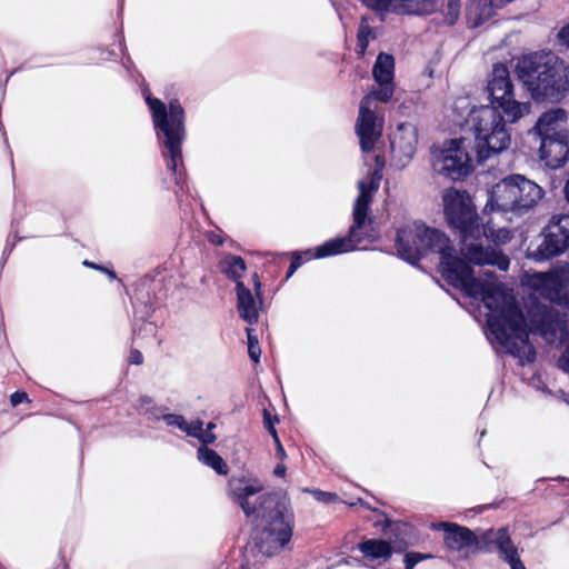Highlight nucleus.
Returning a JSON list of instances; mask_svg holds the SVG:
<instances>
[{
    "mask_svg": "<svg viewBox=\"0 0 569 569\" xmlns=\"http://www.w3.org/2000/svg\"><path fill=\"white\" fill-rule=\"evenodd\" d=\"M486 238L489 242H492L496 246L505 244L509 242L512 238V234L509 229L500 228L495 229L490 226L489 222L482 223V229H480V242L482 243V238Z\"/></svg>",
    "mask_w": 569,
    "mask_h": 569,
    "instance_id": "28",
    "label": "nucleus"
},
{
    "mask_svg": "<svg viewBox=\"0 0 569 569\" xmlns=\"http://www.w3.org/2000/svg\"><path fill=\"white\" fill-rule=\"evenodd\" d=\"M431 529L443 532V545L450 551H461L478 543V537L471 529L456 522H432Z\"/></svg>",
    "mask_w": 569,
    "mask_h": 569,
    "instance_id": "19",
    "label": "nucleus"
},
{
    "mask_svg": "<svg viewBox=\"0 0 569 569\" xmlns=\"http://www.w3.org/2000/svg\"><path fill=\"white\" fill-rule=\"evenodd\" d=\"M83 266L89 267V268H93V269H97V270H100L102 272H107V268H104L103 266L96 264V263H93L91 261H88V260L83 261Z\"/></svg>",
    "mask_w": 569,
    "mask_h": 569,
    "instance_id": "49",
    "label": "nucleus"
},
{
    "mask_svg": "<svg viewBox=\"0 0 569 569\" xmlns=\"http://www.w3.org/2000/svg\"><path fill=\"white\" fill-rule=\"evenodd\" d=\"M508 565L510 566V569H527L521 559L510 562Z\"/></svg>",
    "mask_w": 569,
    "mask_h": 569,
    "instance_id": "50",
    "label": "nucleus"
},
{
    "mask_svg": "<svg viewBox=\"0 0 569 569\" xmlns=\"http://www.w3.org/2000/svg\"><path fill=\"white\" fill-rule=\"evenodd\" d=\"M198 439L202 442V447H207L216 441V436L209 430H202Z\"/></svg>",
    "mask_w": 569,
    "mask_h": 569,
    "instance_id": "43",
    "label": "nucleus"
},
{
    "mask_svg": "<svg viewBox=\"0 0 569 569\" xmlns=\"http://www.w3.org/2000/svg\"><path fill=\"white\" fill-rule=\"evenodd\" d=\"M246 333L248 339V355L254 363H258L261 356V348L259 346L256 330L251 327H248L246 328Z\"/></svg>",
    "mask_w": 569,
    "mask_h": 569,
    "instance_id": "33",
    "label": "nucleus"
},
{
    "mask_svg": "<svg viewBox=\"0 0 569 569\" xmlns=\"http://www.w3.org/2000/svg\"><path fill=\"white\" fill-rule=\"evenodd\" d=\"M559 42L569 50V23L565 24L558 32Z\"/></svg>",
    "mask_w": 569,
    "mask_h": 569,
    "instance_id": "41",
    "label": "nucleus"
},
{
    "mask_svg": "<svg viewBox=\"0 0 569 569\" xmlns=\"http://www.w3.org/2000/svg\"><path fill=\"white\" fill-rule=\"evenodd\" d=\"M442 6L441 0H397V16H429Z\"/></svg>",
    "mask_w": 569,
    "mask_h": 569,
    "instance_id": "23",
    "label": "nucleus"
},
{
    "mask_svg": "<svg viewBox=\"0 0 569 569\" xmlns=\"http://www.w3.org/2000/svg\"><path fill=\"white\" fill-rule=\"evenodd\" d=\"M252 282H253V289H254V293L256 296L261 300V295H262V291H261V281H260V277L257 272H254L252 274Z\"/></svg>",
    "mask_w": 569,
    "mask_h": 569,
    "instance_id": "45",
    "label": "nucleus"
},
{
    "mask_svg": "<svg viewBox=\"0 0 569 569\" xmlns=\"http://www.w3.org/2000/svg\"><path fill=\"white\" fill-rule=\"evenodd\" d=\"M199 459L207 466L211 467L218 475L226 476L229 472V467L222 457L208 447H200L198 449Z\"/></svg>",
    "mask_w": 569,
    "mask_h": 569,
    "instance_id": "27",
    "label": "nucleus"
},
{
    "mask_svg": "<svg viewBox=\"0 0 569 569\" xmlns=\"http://www.w3.org/2000/svg\"><path fill=\"white\" fill-rule=\"evenodd\" d=\"M543 197L542 188L522 174H510L489 191L485 211L522 214L537 206Z\"/></svg>",
    "mask_w": 569,
    "mask_h": 569,
    "instance_id": "9",
    "label": "nucleus"
},
{
    "mask_svg": "<svg viewBox=\"0 0 569 569\" xmlns=\"http://www.w3.org/2000/svg\"><path fill=\"white\" fill-rule=\"evenodd\" d=\"M392 523H393L392 520H390L389 518H386L382 523V530L386 531L388 528L391 527Z\"/></svg>",
    "mask_w": 569,
    "mask_h": 569,
    "instance_id": "52",
    "label": "nucleus"
},
{
    "mask_svg": "<svg viewBox=\"0 0 569 569\" xmlns=\"http://www.w3.org/2000/svg\"><path fill=\"white\" fill-rule=\"evenodd\" d=\"M515 71L537 102H558L569 92V64L550 50L523 54Z\"/></svg>",
    "mask_w": 569,
    "mask_h": 569,
    "instance_id": "6",
    "label": "nucleus"
},
{
    "mask_svg": "<svg viewBox=\"0 0 569 569\" xmlns=\"http://www.w3.org/2000/svg\"><path fill=\"white\" fill-rule=\"evenodd\" d=\"M305 491L310 492L317 501L326 505L335 503L339 500V496L336 492L322 491L320 489H305Z\"/></svg>",
    "mask_w": 569,
    "mask_h": 569,
    "instance_id": "35",
    "label": "nucleus"
},
{
    "mask_svg": "<svg viewBox=\"0 0 569 569\" xmlns=\"http://www.w3.org/2000/svg\"><path fill=\"white\" fill-rule=\"evenodd\" d=\"M468 148L469 142L466 138L446 141L440 156L437 157L435 162L436 170L453 181L466 179L475 169Z\"/></svg>",
    "mask_w": 569,
    "mask_h": 569,
    "instance_id": "12",
    "label": "nucleus"
},
{
    "mask_svg": "<svg viewBox=\"0 0 569 569\" xmlns=\"http://www.w3.org/2000/svg\"><path fill=\"white\" fill-rule=\"evenodd\" d=\"M501 532V528L493 529L490 528L486 530L480 538H478V543L475 546L478 550L489 552L491 551V547H496V539L499 537V533Z\"/></svg>",
    "mask_w": 569,
    "mask_h": 569,
    "instance_id": "32",
    "label": "nucleus"
},
{
    "mask_svg": "<svg viewBox=\"0 0 569 569\" xmlns=\"http://www.w3.org/2000/svg\"><path fill=\"white\" fill-rule=\"evenodd\" d=\"M560 361L563 362V365H562L563 369L569 372V345L566 347V349L560 358Z\"/></svg>",
    "mask_w": 569,
    "mask_h": 569,
    "instance_id": "47",
    "label": "nucleus"
},
{
    "mask_svg": "<svg viewBox=\"0 0 569 569\" xmlns=\"http://www.w3.org/2000/svg\"><path fill=\"white\" fill-rule=\"evenodd\" d=\"M486 91L490 104L473 108L467 119V123L475 133L479 162L509 148L511 138L506 123L517 122L531 109L529 102H520L516 99L515 86L505 63L493 64Z\"/></svg>",
    "mask_w": 569,
    "mask_h": 569,
    "instance_id": "3",
    "label": "nucleus"
},
{
    "mask_svg": "<svg viewBox=\"0 0 569 569\" xmlns=\"http://www.w3.org/2000/svg\"><path fill=\"white\" fill-rule=\"evenodd\" d=\"M208 240L210 243L214 244V246H222L223 244V238L219 234H216L214 232H211L209 236H208Z\"/></svg>",
    "mask_w": 569,
    "mask_h": 569,
    "instance_id": "46",
    "label": "nucleus"
},
{
    "mask_svg": "<svg viewBox=\"0 0 569 569\" xmlns=\"http://www.w3.org/2000/svg\"><path fill=\"white\" fill-rule=\"evenodd\" d=\"M372 76L378 87L366 96H371L381 103H388L395 93V58L389 53L380 52L372 68Z\"/></svg>",
    "mask_w": 569,
    "mask_h": 569,
    "instance_id": "16",
    "label": "nucleus"
},
{
    "mask_svg": "<svg viewBox=\"0 0 569 569\" xmlns=\"http://www.w3.org/2000/svg\"><path fill=\"white\" fill-rule=\"evenodd\" d=\"M531 330L542 336H555L558 329V315L546 306H539L529 312Z\"/></svg>",
    "mask_w": 569,
    "mask_h": 569,
    "instance_id": "21",
    "label": "nucleus"
},
{
    "mask_svg": "<svg viewBox=\"0 0 569 569\" xmlns=\"http://www.w3.org/2000/svg\"><path fill=\"white\" fill-rule=\"evenodd\" d=\"M361 3L385 21L388 13H395L397 0H361Z\"/></svg>",
    "mask_w": 569,
    "mask_h": 569,
    "instance_id": "31",
    "label": "nucleus"
},
{
    "mask_svg": "<svg viewBox=\"0 0 569 569\" xmlns=\"http://www.w3.org/2000/svg\"><path fill=\"white\" fill-rule=\"evenodd\" d=\"M502 9L493 0H468L466 20L470 28H478L496 16V10Z\"/></svg>",
    "mask_w": 569,
    "mask_h": 569,
    "instance_id": "20",
    "label": "nucleus"
},
{
    "mask_svg": "<svg viewBox=\"0 0 569 569\" xmlns=\"http://www.w3.org/2000/svg\"><path fill=\"white\" fill-rule=\"evenodd\" d=\"M461 3L460 0H448L447 12L445 13V22L453 26L460 16Z\"/></svg>",
    "mask_w": 569,
    "mask_h": 569,
    "instance_id": "34",
    "label": "nucleus"
},
{
    "mask_svg": "<svg viewBox=\"0 0 569 569\" xmlns=\"http://www.w3.org/2000/svg\"><path fill=\"white\" fill-rule=\"evenodd\" d=\"M432 558L430 553H421V552H407L403 558V563L406 569H413L416 565L420 561Z\"/></svg>",
    "mask_w": 569,
    "mask_h": 569,
    "instance_id": "36",
    "label": "nucleus"
},
{
    "mask_svg": "<svg viewBox=\"0 0 569 569\" xmlns=\"http://www.w3.org/2000/svg\"><path fill=\"white\" fill-rule=\"evenodd\" d=\"M116 278H117L116 272L113 270L109 269V279H116Z\"/></svg>",
    "mask_w": 569,
    "mask_h": 569,
    "instance_id": "56",
    "label": "nucleus"
},
{
    "mask_svg": "<svg viewBox=\"0 0 569 569\" xmlns=\"http://www.w3.org/2000/svg\"><path fill=\"white\" fill-rule=\"evenodd\" d=\"M227 496L247 518H261L264 525L253 533L257 550L267 557L281 551L292 538L295 515L290 500L281 491H264L260 479L233 475L227 482Z\"/></svg>",
    "mask_w": 569,
    "mask_h": 569,
    "instance_id": "2",
    "label": "nucleus"
},
{
    "mask_svg": "<svg viewBox=\"0 0 569 569\" xmlns=\"http://www.w3.org/2000/svg\"><path fill=\"white\" fill-rule=\"evenodd\" d=\"M203 422L201 420H196L192 422H187V426L182 428V431L186 432L188 436L193 438H199L201 436Z\"/></svg>",
    "mask_w": 569,
    "mask_h": 569,
    "instance_id": "39",
    "label": "nucleus"
},
{
    "mask_svg": "<svg viewBox=\"0 0 569 569\" xmlns=\"http://www.w3.org/2000/svg\"><path fill=\"white\" fill-rule=\"evenodd\" d=\"M480 296L485 307L491 311L487 322L499 345L513 357L526 355L533 361L536 351L529 343L526 319L515 297L501 283L480 281L476 287V298Z\"/></svg>",
    "mask_w": 569,
    "mask_h": 569,
    "instance_id": "4",
    "label": "nucleus"
},
{
    "mask_svg": "<svg viewBox=\"0 0 569 569\" xmlns=\"http://www.w3.org/2000/svg\"><path fill=\"white\" fill-rule=\"evenodd\" d=\"M128 361L130 365H137V366L142 365L143 363V355L138 349H131Z\"/></svg>",
    "mask_w": 569,
    "mask_h": 569,
    "instance_id": "42",
    "label": "nucleus"
},
{
    "mask_svg": "<svg viewBox=\"0 0 569 569\" xmlns=\"http://www.w3.org/2000/svg\"><path fill=\"white\" fill-rule=\"evenodd\" d=\"M359 502L361 506H363L365 508L369 509V510H373L368 502H365L362 499H359Z\"/></svg>",
    "mask_w": 569,
    "mask_h": 569,
    "instance_id": "54",
    "label": "nucleus"
},
{
    "mask_svg": "<svg viewBox=\"0 0 569 569\" xmlns=\"http://www.w3.org/2000/svg\"><path fill=\"white\" fill-rule=\"evenodd\" d=\"M347 252H350L348 250L347 241L340 240L339 238L330 239L318 246L315 250L307 249L305 251H293L291 252V261L286 279L292 277V274L307 261L323 259Z\"/></svg>",
    "mask_w": 569,
    "mask_h": 569,
    "instance_id": "18",
    "label": "nucleus"
},
{
    "mask_svg": "<svg viewBox=\"0 0 569 569\" xmlns=\"http://www.w3.org/2000/svg\"><path fill=\"white\" fill-rule=\"evenodd\" d=\"M219 269L228 279L237 284L242 282L241 278L247 269V264L240 256L228 254L220 261Z\"/></svg>",
    "mask_w": 569,
    "mask_h": 569,
    "instance_id": "26",
    "label": "nucleus"
},
{
    "mask_svg": "<svg viewBox=\"0 0 569 569\" xmlns=\"http://www.w3.org/2000/svg\"><path fill=\"white\" fill-rule=\"evenodd\" d=\"M496 548L498 550L499 558L507 563L520 559L518 548L510 537L508 527H501V532L496 539Z\"/></svg>",
    "mask_w": 569,
    "mask_h": 569,
    "instance_id": "25",
    "label": "nucleus"
},
{
    "mask_svg": "<svg viewBox=\"0 0 569 569\" xmlns=\"http://www.w3.org/2000/svg\"><path fill=\"white\" fill-rule=\"evenodd\" d=\"M144 100L151 112L158 138L161 139L166 149L167 169L180 177L178 163H182V143L186 139L184 109L178 99L170 100L168 107L151 94H148Z\"/></svg>",
    "mask_w": 569,
    "mask_h": 569,
    "instance_id": "7",
    "label": "nucleus"
},
{
    "mask_svg": "<svg viewBox=\"0 0 569 569\" xmlns=\"http://www.w3.org/2000/svg\"><path fill=\"white\" fill-rule=\"evenodd\" d=\"M236 292L237 310L240 318L250 326L257 323L259 319V312L250 289L247 288L243 282H238L236 286Z\"/></svg>",
    "mask_w": 569,
    "mask_h": 569,
    "instance_id": "22",
    "label": "nucleus"
},
{
    "mask_svg": "<svg viewBox=\"0 0 569 569\" xmlns=\"http://www.w3.org/2000/svg\"><path fill=\"white\" fill-rule=\"evenodd\" d=\"M357 549L368 560L388 561L392 556L391 542L382 539H362Z\"/></svg>",
    "mask_w": 569,
    "mask_h": 569,
    "instance_id": "24",
    "label": "nucleus"
},
{
    "mask_svg": "<svg viewBox=\"0 0 569 569\" xmlns=\"http://www.w3.org/2000/svg\"><path fill=\"white\" fill-rule=\"evenodd\" d=\"M543 241L538 247L536 257L547 260L569 249V214L552 216L542 231Z\"/></svg>",
    "mask_w": 569,
    "mask_h": 569,
    "instance_id": "15",
    "label": "nucleus"
},
{
    "mask_svg": "<svg viewBox=\"0 0 569 569\" xmlns=\"http://www.w3.org/2000/svg\"><path fill=\"white\" fill-rule=\"evenodd\" d=\"M162 420L170 427H177L180 430L187 426V421L183 416L177 413H163Z\"/></svg>",
    "mask_w": 569,
    "mask_h": 569,
    "instance_id": "38",
    "label": "nucleus"
},
{
    "mask_svg": "<svg viewBox=\"0 0 569 569\" xmlns=\"http://www.w3.org/2000/svg\"><path fill=\"white\" fill-rule=\"evenodd\" d=\"M379 184L373 180L370 184L361 181L359 183L360 193L353 204V223L345 237H338L346 240L348 250L365 248L367 243H372L380 238V231L375 220L368 216L371 202V192L377 191Z\"/></svg>",
    "mask_w": 569,
    "mask_h": 569,
    "instance_id": "11",
    "label": "nucleus"
},
{
    "mask_svg": "<svg viewBox=\"0 0 569 569\" xmlns=\"http://www.w3.org/2000/svg\"><path fill=\"white\" fill-rule=\"evenodd\" d=\"M138 410L148 420L159 421L162 419L166 408L157 407L152 398L142 396L139 399Z\"/></svg>",
    "mask_w": 569,
    "mask_h": 569,
    "instance_id": "30",
    "label": "nucleus"
},
{
    "mask_svg": "<svg viewBox=\"0 0 569 569\" xmlns=\"http://www.w3.org/2000/svg\"><path fill=\"white\" fill-rule=\"evenodd\" d=\"M262 418H263V426L267 429V431L271 435L272 438L277 437L278 432H277L274 425L279 422L278 416L271 415V412L267 408H263Z\"/></svg>",
    "mask_w": 569,
    "mask_h": 569,
    "instance_id": "37",
    "label": "nucleus"
},
{
    "mask_svg": "<svg viewBox=\"0 0 569 569\" xmlns=\"http://www.w3.org/2000/svg\"><path fill=\"white\" fill-rule=\"evenodd\" d=\"M396 146H397V140L395 139V140H392V141H391V147H392V149H395V148H396Z\"/></svg>",
    "mask_w": 569,
    "mask_h": 569,
    "instance_id": "58",
    "label": "nucleus"
},
{
    "mask_svg": "<svg viewBox=\"0 0 569 569\" xmlns=\"http://www.w3.org/2000/svg\"><path fill=\"white\" fill-rule=\"evenodd\" d=\"M276 443V456L278 459L283 461L287 458L286 450L279 439V436L272 438Z\"/></svg>",
    "mask_w": 569,
    "mask_h": 569,
    "instance_id": "44",
    "label": "nucleus"
},
{
    "mask_svg": "<svg viewBox=\"0 0 569 569\" xmlns=\"http://www.w3.org/2000/svg\"><path fill=\"white\" fill-rule=\"evenodd\" d=\"M563 191H565L566 199L569 202V178H568V181L566 182Z\"/></svg>",
    "mask_w": 569,
    "mask_h": 569,
    "instance_id": "53",
    "label": "nucleus"
},
{
    "mask_svg": "<svg viewBox=\"0 0 569 569\" xmlns=\"http://www.w3.org/2000/svg\"><path fill=\"white\" fill-rule=\"evenodd\" d=\"M10 402L13 407H16L22 402H29V398L24 391H16L11 395Z\"/></svg>",
    "mask_w": 569,
    "mask_h": 569,
    "instance_id": "40",
    "label": "nucleus"
},
{
    "mask_svg": "<svg viewBox=\"0 0 569 569\" xmlns=\"http://www.w3.org/2000/svg\"><path fill=\"white\" fill-rule=\"evenodd\" d=\"M449 241L445 232L423 222H415L397 231L396 248L403 260L417 264L429 253L440 254L448 249Z\"/></svg>",
    "mask_w": 569,
    "mask_h": 569,
    "instance_id": "10",
    "label": "nucleus"
},
{
    "mask_svg": "<svg viewBox=\"0 0 569 569\" xmlns=\"http://www.w3.org/2000/svg\"><path fill=\"white\" fill-rule=\"evenodd\" d=\"M451 241L448 249L440 253V267L443 278L453 287L460 288L467 296L476 298V287L481 280L475 277L472 267L466 260L453 254Z\"/></svg>",
    "mask_w": 569,
    "mask_h": 569,
    "instance_id": "13",
    "label": "nucleus"
},
{
    "mask_svg": "<svg viewBox=\"0 0 569 569\" xmlns=\"http://www.w3.org/2000/svg\"><path fill=\"white\" fill-rule=\"evenodd\" d=\"M227 496L247 518H261L264 525L253 533L257 550L267 557L281 551L292 538L295 515L290 500L281 491H264L260 479L233 475L227 482Z\"/></svg>",
    "mask_w": 569,
    "mask_h": 569,
    "instance_id": "1",
    "label": "nucleus"
},
{
    "mask_svg": "<svg viewBox=\"0 0 569 569\" xmlns=\"http://www.w3.org/2000/svg\"><path fill=\"white\" fill-rule=\"evenodd\" d=\"M212 428H214V423L209 422V423H208V429H207V430H209V431H210Z\"/></svg>",
    "mask_w": 569,
    "mask_h": 569,
    "instance_id": "57",
    "label": "nucleus"
},
{
    "mask_svg": "<svg viewBox=\"0 0 569 569\" xmlns=\"http://www.w3.org/2000/svg\"><path fill=\"white\" fill-rule=\"evenodd\" d=\"M375 101H377L376 98L365 94L359 103L355 130L359 138L360 149L363 152H370L382 136L383 119L378 118L372 109Z\"/></svg>",
    "mask_w": 569,
    "mask_h": 569,
    "instance_id": "14",
    "label": "nucleus"
},
{
    "mask_svg": "<svg viewBox=\"0 0 569 569\" xmlns=\"http://www.w3.org/2000/svg\"><path fill=\"white\" fill-rule=\"evenodd\" d=\"M543 295L558 306H569V263L539 276Z\"/></svg>",
    "mask_w": 569,
    "mask_h": 569,
    "instance_id": "17",
    "label": "nucleus"
},
{
    "mask_svg": "<svg viewBox=\"0 0 569 569\" xmlns=\"http://www.w3.org/2000/svg\"><path fill=\"white\" fill-rule=\"evenodd\" d=\"M370 39H375L373 30L369 26L367 18L362 17L357 31L356 44V54L359 59L365 57Z\"/></svg>",
    "mask_w": 569,
    "mask_h": 569,
    "instance_id": "29",
    "label": "nucleus"
},
{
    "mask_svg": "<svg viewBox=\"0 0 569 569\" xmlns=\"http://www.w3.org/2000/svg\"><path fill=\"white\" fill-rule=\"evenodd\" d=\"M499 505H500V502H495V503H490V505H483L481 507V510L495 509V508H498Z\"/></svg>",
    "mask_w": 569,
    "mask_h": 569,
    "instance_id": "51",
    "label": "nucleus"
},
{
    "mask_svg": "<svg viewBox=\"0 0 569 569\" xmlns=\"http://www.w3.org/2000/svg\"><path fill=\"white\" fill-rule=\"evenodd\" d=\"M443 214L450 230L460 238L466 259L477 266H496L507 271L509 258L501 251L485 248L480 242L481 218L466 190L447 189L442 196Z\"/></svg>",
    "mask_w": 569,
    "mask_h": 569,
    "instance_id": "5",
    "label": "nucleus"
},
{
    "mask_svg": "<svg viewBox=\"0 0 569 569\" xmlns=\"http://www.w3.org/2000/svg\"><path fill=\"white\" fill-rule=\"evenodd\" d=\"M286 472H287V468H286V466L283 463H278L274 467L273 475L276 477H284Z\"/></svg>",
    "mask_w": 569,
    "mask_h": 569,
    "instance_id": "48",
    "label": "nucleus"
},
{
    "mask_svg": "<svg viewBox=\"0 0 569 569\" xmlns=\"http://www.w3.org/2000/svg\"><path fill=\"white\" fill-rule=\"evenodd\" d=\"M568 113L562 108L545 111L529 134L539 140L540 159L551 169L562 167L569 160Z\"/></svg>",
    "mask_w": 569,
    "mask_h": 569,
    "instance_id": "8",
    "label": "nucleus"
},
{
    "mask_svg": "<svg viewBox=\"0 0 569 569\" xmlns=\"http://www.w3.org/2000/svg\"><path fill=\"white\" fill-rule=\"evenodd\" d=\"M415 152V148L412 146H409L408 151L406 152L408 156H412Z\"/></svg>",
    "mask_w": 569,
    "mask_h": 569,
    "instance_id": "55",
    "label": "nucleus"
}]
</instances>
